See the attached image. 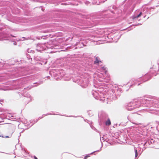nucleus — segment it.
Segmentation results:
<instances>
[{
	"instance_id": "obj_1",
	"label": "nucleus",
	"mask_w": 159,
	"mask_h": 159,
	"mask_svg": "<svg viewBox=\"0 0 159 159\" xmlns=\"http://www.w3.org/2000/svg\"><path fill=\"white\" fill-rule=\"evenodd\" d=\"M102 70L103 72L106 73L107 71V70H106V68L104 66L102 67Z\"/></svg>"
},
{
	"instance_id": "obj_2",
	"label": "nucleus",
	"mask_w": 159,
	"mask_h": 159,
	"mask_svg": "<svg viewBox=\"0 0 159 159\" xmlns=\"http://www.w3.org/2000/svg\"><path fill=\"white\" fill-rule=\"evenodd\" d=\"M111 124V122L109 120H108L106 122V125H110Z\"/></svg>"
},
{
	"instance_id": "obj_3",
	"label": "nucleus",
	"mask_w": 159,
	"mask_h": 159,
	"mask_svg": "<svg viewBox=\"0 0 159 159\" xmlns=\"http://www.w3.org/2000/svg\"><path fill=\"white\" fill-rule=\"evenodd\" d=\"M100 62H101V61H98V57H97L96 58V61H94V63H99Z\"/></svg>"
},
{
	"instance_id": "obj_4",
	"label": "nucleus",
	"mask_w": 159,
	"mask_h": 159,
	"mask_svg": "<svg viewBox=\"0 0 159 159\" xmlns=\"http://www.w3.org/2000/svg\"><path fill=\"white\" fill-rule=\"evenodd\" d=\"M135 157H137L138 156L137 152L136 149H135Z\"/></svg>"
},
{
	"instance_id": "obj_5",
	"label": "nucleus",
	"mask_w": 159,
	"mask_h": 159,
	"mask_svg": "<svg viewBox=\"0 0 159 159\" xmlns=\"http://www.w3.org/2000/svg\"><path fill=\"white\" fill-rule=\"evenodd\" d=\"M142 15V13L140 12V14L137 16L136 17V18L139 17Z\"/></svg>"
},
{
	"instance_id": "obj_6",
	"label": "nucleus",
	"mask_w": 159,
	"mask_h": 159,
	"mask_svg": "<svg viewBox=\"0 0 159 159\" xmlns=\"http://www.w3.org/2000/svg\"><path fill=\"white\" fill-rule=\"evenodd\" d=\"M90 157L89 156H86L85 157L84 159H86L88 157Z\"/></svg>"
},
{
	"instance_id": "obj_7",
	"label": "nucleus",
	"mask_w": 159,
	"mask_h": 159,
	"mask_svg": "<svg viewBox=\"0 0 159 159\" xmlns=\"http://www.w3.org/2000/svg\"><path fill=\"white\" fill-rule=\"evenodd\" d=\"M34 157L35 159H38L35 156H34Z\"/></svg>"
},
{
	"instance_id": "obj_8",
	"label": "nucleus",
	"mask_w": 159,
	"mask_h": 159,
	"mask_svg": "<svg viewBox=\"0 0 159 159\" xmlns=\"http://www.w3.org/2000/svg\"><path fill=\"white\" fill-rule=\"evenodd\" d=\"M8 137H8V136H5V138H8Z\"/></svg>"
},
{
	"instance_id": "obj_9",
	"label": "nucleus",
	"mask_w": 159,
	"mask_h": 159,
	"mask_svg": "<svg viewBox=\"0 0 159 159\" xmlns=\"http://www.w3.org/2000/svg\"><path fill=\"white\" fill-rule=\"evenodd\" d=\"M14 44H15V45H16V43H14Z\"/></svg>"
},
{
	"instance_id": "obj_10",
	"label": "nucleus",
	"mask_w": 159,
	"mask_h": 159,
	"mask_svg": "<svg viewBox=\"0 0 159 159\" xmlns=\"http://www.w3.org/2000/svg\"><path fill=\"white\" fill-rule=\"evenodd\" d=\"M93 152H92V153H91V154H93Z\"/></svg>"
}]
</instances>
